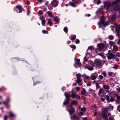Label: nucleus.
I'll list each match as a JSON object with an SVG mask.
<instances>
[{
	"label": "nucleus",
	"instance_id": "nucleus-54",
	"mask_svg": "<svg viewBox=\"0 0 120 120\" xmlns=\"http://www.w3.org/2000/svg\"><path fill=\"white\" fill-rule=\"evenodd\" d=\"M39 14L41 15L42 14L43 12L41 11L40 10L39 11Z\"/></svg>",
	"mask_w": 120,
	"mask_h": 120
},
{
	"label": "nucleus",
	"instance_id": "nucleus-3",
	"mask_svg": "<svg viewBox=\"0 0 120 120\" xmlns=\"http://www.w3.org/2000/svg\"><path fill=\"white\" fill-rule=\"evenodd\" d=\"M64 95L65 96L66 100L64 102L63 104L64 105H66L68 104L69 103L68 101L70 100L71 95L69 93H67L66 92L65 93Z\"/></svg>",
	"mask_w": 120,
	"mask_h": 120
},
{
	"label": "nucleus",
	"instance_id": "nucleus-11",
	"mask_svg": "<svg viewBox=\"0 0 120 120\" xmlns=\"http://www.w3.org/2000/svg\"><path fill=\"white\" fill-rule=\"evenodd\" d=\"M71 94L70 95L71 97L72 98H76L77 97V96L76 95V93L73 92H71Z\"/></svg>",
	"mask_w": 120,
	"mask_h": 120
},
{
	"label": "nucleus",
	"instance_id": "nucleus-7",
	"mask_svg": "<svg viewBox=\"0 0 120 120\" xmlns=\"http://www.w3.org/2000/svg\"><path fill=\"white\" fill-rule=\"evenodd\" d=\"M108 58L109 60H111L114 58L115 55L111 53H108L107 54Z\"/></svg>",
	"mask_w": 120,
	"mask_h": 120
},
{
	"label": "nucleus",
	"instance_id": "nucleus-26",
	"mask_svg": "<svg viewBox=\"0 0 120 120\" xmlns=\"http://www.w3.org/2000/svg\"><path fill=\"white\" fill-rule=\"evenodd\" d=\"M86 90L85 89H83L81 93L83 95H84L86 93Z\"/></svg>",
	"mask_w": 120,
	"mask_h": 120
},
{
	"label": "nucleus",
	"instance_id": "nucleus-29",
	"mask_svg": "<svg viewBox=\"0 0 120 120\" xmlns=\"http://www.w3.org/2000/svg\"><path fill=\"white\" fill-rule=\"evenodd\" d=\"M9 113H10L9 116L10 117H13L15 116V115L13 113L11 112H9Z\"/></svg>",
	"mask_w": 120,
	"mask_h": 120
},
{
	"label": "nucleus",
	"instance_id": "nucleus-5",
	"mask_svg": "<svg viewBox=\"0 0 120 120\" xmlns=\"http://www.w3.org/2000/svg\"><path fill=\"white\" fill-rule=\"evenodd\" d=\"M104 4V7L105 9L108 10L111 6L112 3L111 2L106 1L103 3Z\"/></svg>",
	"mask_w": 120,
	"mask_h": 120
},
{
	"label": "nucleus",
	"instance_id": "nucleus-21",
	"mask_svg": "<svg viewBox=\"0 0 120 120\" xmlns=\"http://www.w3.org/2000/svg\"><path fill=\"white\" fill-rule=\"evenodd\" d=\"M48 24L50 25V26H51L52 25V21L50 20V19H49L48 20Z\"/></svg>",
	"mask_w": 120,
	"mask_h": 120
},
{
	"label": "nucleus",
	"instance_id": "nucleus-15",
	"mask_svg": "<svg viewBox=\"0 0 120 120\" xmlns=\"http://www.w3.org/2000/svg\"><path fill=\"white\" fill-rule=\"evenodd\" d=\"M104 92V90L102 88H100L99 91L98 95L100 96V95L101 94H103Z\"/></svg>",
	"mask_w": 120,
	"mask_h": 120
},
{
	"label": "nucleus",
	"instance_id": "nucleus-44",
	"mask_svg": "<svg viewBox=\"0 0 120 120\" xmlns=\"http://www.w3.org/2000/svg\"><path fill=\"white\" fill-rule=\"evenodd\" d=\"M83 60L85 62H87L88 61V59L85 57L84 58Z\"/></svg>",
	"mask_w": 120,
	"mask_h": 120
},
{
	"label": "nucleus",
	"instance_id": "nucleus-62",
	"mask_svg": "<svg viewBox=\"0 0 120 120\" xmlns=\"http://www.w3.org/2000/svg\"><path fill=\"white\" fill-rule=\"evenodd\" d=\"M104 100H105L103 98H101V101H104Z\"/></svg>",
	"mask_w": 120,
	"mask_h": 120
},
{
	"label": "nucleus",
	"instance_id": "nucleus-27",
	"mask_svg": "<svg viewBox=\"0 0 120 120\" xmlns=\"http://www.w3.org/2000/svg\"><path fill=\"white\" fill-rule=\"evenodd\" d=\"M48 15L50 17H52V13L50 11H49L48 12Z\"/></svg>",
	"mask_w": 120,
	"mask_h": 120
},
{
	"label": "nucleus",
	"instance_id": "nucleus-60",
	"mask_svg": "<svg viewBox=\"0 0 120 120\" xmlns=\"http://www.w3.org/2000/svg\"><path fill=\"white\" fill-rule=\"evenodd\" d=\"M82 119L83 120H87V118L86 117H85V118H82Z\"/></svg>",
	"mask_w": 120,
	"mask_h": 120
},
{
	"label": "nucleus",
	"instance_id": "nucleus-6",
	"mask_svg": "<svg viewBox=\"0 0 120 120\" xmlns=\"http://www.w3.org/2000/svg\"><path fill=\"white\" fill-rule=\"evenodd\" d=\"M77 77V80L76 82L78 83H79L81 82V77L82 75L80 73L77 74H76Z\"/></svg>",
	"mask_w": 120,
	"mask_h": 120
},
{
	"label": "nucleus",
	"instance_id": "nucleus-18",
	"mask_svg": "<svg viewBox=\"0 0 120 120\" xmlns=\"http://www.w3.org/2000/svg\"><path fill=\"white\" fill-rule=\"evenodd\" d=\"M102 117L103 118L105 119L106 120H108V118L107 117L106 114H105V113H103L102 114Z\"/></svg>",
	"mask_w": 120,
	"mask_h": 120
},
{
	"label": "nucleus",
	"instance_id": "nucleus-53",
	"mask_svg": "<svg viewBox=\"0 0 120 120\" xmlns=\"http://www.w3.org/2000/svg\"><path fill=\"white\" fill-rule=\"evenodd\" d=\"M90 83H87V86H91Z\"/></svg>",
	"mask_w": 120,
	"mask_h": 120
},
{
	"label": "nucleus",
	"instance_id": "nucleus-63",
	"mask_svg": "<svg viewBox=\"0 0 120 120\" xmlns=\"http://www.w3.org/2000/svg\"><path fill=\"white\" fill-rule=\"evenodd\" d=\"M30 11L29 10L27 12V15H28L30 14Z\"/></svg>",
	"mask_w": 120,
	"mask_h": 120
},
{
	"label": "nucleus",
	"instance_id": "nucleus-57",
	"mask_svg": "<svg viewBox=\"0 0 120 120\" xmlns=\"http://www.w3.org/2000/svg\"><path fill=\"white\" fill-rule=\"evenodd\" d=\"M30 1H26V4L27 5H29L30 4Z\"/></svg>",
	"mask_w": 120,
	"mask_h": 120
},
{
	"label": "nucleus",
	"instance_id": "nucleus-51",
	"mask_svg": "<svg viewBox=\"0 0 120 120\" xmlns=\"http://www.w3.org/2000/svg\"><path fill=\"white\" fill-rule=\"evenodd\" d=\"M76 90L77 91H79L80 90V88L79 87H77L76 88Z\"/></svg>",
	"mask_w": 120,
	"mask_h": 120
},
{
	"label": "nucleus",
	"instance_id": "nucleus-12",
	"mask_svg": "<svg viewBox=\"0 0 120 120\" xmlns=\"http://www.w3.org/2000/svg\"><path fill=\"white\" fill-rule=\"evenodd\" d=\"M71 120H72V119H75L76 120H79V118L75 115H74L73 116H71Z\"/></svg>",
	"mask_w": 120,
	"mask_h": 120
},
{
	"label": "nucleus",
	"instance_id": "nucleus-14",
	"mask_svg": "<svg viewBox=\"0 0 120 120\" xmlns=\"http://www.w3.org/2000/svg\"><path fill=\"white\" fill-rule=\"evenodd\" d=\"M16 8L19 10V12H22V8L21 6H17Z\"/></svg>",
	"mask_w": 120,
	"mask_h": 120
},
{
	"label": "nucleus",
	"instance_id": "nucleus-58",
	"mask_svg": "<svg viewBox=\"0 0 120 120\" xmlns=\"http://www.w3.org/2000/svg\"><path fill=\"white\" fill-rule=\"evenodd\" d=\"M83 114V113L82 112H80L79 113V115H81Z\"/></svg>",
	"mask_w": 120,
	"mask_h": 120
},
{
	"label": "nucleus",
	"instance_id": "nucleus-9",
	"mask_svg": "<svg viewBox=\"0 0 120 120\" xmlns=\"http://www.w3.org/2000/svg\"><path fill=\"white\" fill-rule=\"evenodd\" d=\"M104 45L103 44H97V46L99 50H101L103 49L104 47Z\"/></svg>",
	"mask_w": 120,
	"mask_h": 120
},
{
	"label": "nucleus",
	"instance_id": "nucleus-42",
	"mask_svg": "<svg viewBox=\"0 0 120 120\" xmlns=\"http://www.w3.org/2000/svg\"><path fill=\"white\" fill-rule=\"evenodd\" d=\"M70 46L72 48H73L74 49H75L76 48L75 46L74 45H71Z\"/></svg>",
	"mask_w": 120,
	"mask_h": 120
},
{
	"label": "nucleus",
	"instance_id": "nucleus-32",
	"mask_svg": "<svg viewBox=\"0 0 120 120\" xmlns=\"http://www.w3.org/2000/svg\"><path fill=\"white\" fill-rule=\"evenodd\" d=\"M64 30L66 33H67L68 32V29L67 27H65L64 29Z\"/></svg>",
	"mask_w": 120,
	"mask_h": 120
},
{
	"label": "nucleus",
	"instance_id": "nucleus-17",
	"mask_svg": "<svg viewBox=\"0 0 120 120\" xmlns=\"http://www.w3.org/2000/svg\"><path fill=\"white\" fill-rule=\"evenodd\" d=\"M92 80H95L97 77V76H95L94 75L92 74L90 76Z\"/></svg>",
	"mask_w": 120,
	"mask_h": 120
},
{
	"label": "nucleus",
	"instance_id": "nucleus-25",
	"mask_svg": "<svg viewBox=\"0 0 120 120\" xmlns=\"http://www.w3.org/2000/svg\"><path fill=\"white\" fill-rule=\"evenodd\" d=\"M103 87L105 89H109V85H104L103 86Z\"/></svg>",
	"mask_w": 120,
	"mask_h": 120
},
{
	"label": "nucleus",
	"instance_id": "nucleus-24",
	"mask_svg": "<svg viewBox=\"0 0 120 120\" xmlns=\"http://www.w3.org/2000/svg\"><path fill=\"white\" fill-rule=\"evenodd\" d=\"M113 49L114 51H117L118 49L116 45H114L113 46Z\"/></svg>",
	"mask_w": 120,
	"mask_h": 120
},
{
	"label": "nucleus",
	"instance_id": "nucleus-41",
	"mask_svg": "<svg viewBox=\"0 0 120 120\" xmlns=\"http://www.w3.org/2000/svg\"><path fill=\"white\" fill-rule=\"evenodd\" d=\"M106 100H107L108 102H109L110 101L109 98V96L108 95H107L106 96Z\"/></svg>",
	"mask_w": 120,
	"mask_h": 120
},
{
	"label": "nucleus",
	"instance_id": "nucleus-34",
	"mask_svg": "<svg viewBox=\"0 0 120 120\" xmlns=\"http://www.w3.org/2000/svg\"><path fill=\"white\" fill-rule=\"evenodd\" d=\"M76 38V36L75 35H74L72 37V38H71V39L72 41H73Z\"/></svg>",
	"mask_w": 120,
	"mask_h": 120
},
{
	"label": "nucleus",
	"instance_id": "nucleus-16",
	"mask_svg": "<svg viewBox=\"0 0 120 120\" xmlns=\"http://www.w3.org/2000/svg\"><path fill=\"white\" fill-rule=\"evenodd\" d=\"M116 30L118 34L120 32V25L117 26L116 28Z\"/></svg>",
	"mask_w": 120,
	"mask_h": 120
},
{
	"label": "nucleus",
	"instance_id": "nucleus-37",
	"mask_svg": "<svg viewBox=\"0 0 120 120\" xmlns=\"http://www.w3.org/2000/svg\"><path fill=\"white\" fill-rule=\"evenodd\" d=\"M83 75L85 77V78L86 79H89V77L88 76H87L85 74H84Z\"/></svg>",
	"mask_w": 120,
	"mask_h": 120
},
{
	"label": "nucleus",
	"instance_id": "nucleus-19",
	"mask_svg": "<svg viewBox=\"0 0 120 120\" xmlns=\"http://www.w3.org/2000/svg\"><path fill=\"white\" fill-rule=\"evenodd\" d=\"M111 17V20L114 21L116 19V16L115 15H110Z\"/></svg>",
	"mask_w": 120,
	"mask_h": 120
},
{
	"label": "nucleus",
	"instance_id": "nucleus-28",
	"mask_svg": "<svg viewBox=\"0 0 120 120\" xmlns=\"http://www.w3.org/2000/svg\"><path fill=\"white\" fill-rule=\"evenodd\" d=\"M95 85L96 87V90H98L99 88V84L97 83L96 82V83Z\"/></svg>",
	"mask_w": 120,
	"mask_h": 120
},
{
	"label": "nucleus",
	"instance_id": "nucleus-43",
	"mask_svg": "<svg viewBox=\"0 0 120 120\" xmlns=\"http://www.w3.org/2000/svg\"><path fill=\"white\" fill-rule=\"evenodd\" d=\"M75 2L77 4H79L81 3V1L80 0H77Z\"/></svg>",
	"mask_w": 120,
	"mask_h": 120
},
{
	"label": "nucleus",
	"instance_id": "nucleus-47",
	"mask_svg": "<svg viewBox=\"0 0 120 120\" xmlns=\"http://www.w3.org/2000/svg\"><path fill=\"white\" fill-rule=\"evenodd\" d=\"M118 110L120 112V105H119L118 106L117 108Z\"/></svg>",
	"mask_w": 120,
	"mask_h": 120
},
{
	"label": "nucleus",
	"instance_id": "nucleus-38",
	"mask_svg": "<svg viewBox=\"0 0 120 120\" xmlns=\"http://www.w3.org/2000/svg\"><path fill=\"white\" fill-rule=\"evenodd\" d=\"M113 74V73L112 72H109L108 73V75L109 76H111Z\"/></svg>",
	"mask_w": 120,
	"mask_h": 120
},
{
	"label": "nucleus",
	"instance_id": "nucleus-30",
	"mask_svg": "<svg viewBox=\"0 0 120 120\" xmlns=\"http://www.w3.org/2000/svg\"><path fill=\"white\" fill-rule=\"evenodd\" d=\"M58 17H56L54 18V20L57 23H58L59 21Z\"/></svg>",
	"mask_w": 120,
	"mask_h": 120
},
{
	"label": "nucleus",
	"instance_id": "nucleus-13",
	"mask_svg": "<svg viewBox=\"0 0 120 120\" xmlns=\"http://www.w3.org/2000/svg\"><path fill=\"white\" fill-rule=\"evenodd\" d=\"M85 68H87L88 70L90 71H92L94 69V68L92 67L91 66H85Z\"/></svg>",
	"mask_w": 120,
	"mask_h": 120
},
{
	"label": "nucleus",
	"instance_id": "nucleus-46",
	"mask_svg": "<svg viewBox=\"0 0 120 120\" xmlns=\"http://www.w3.org/2000/svg\"><path fill=\"white\" fill-rule=\"evenodd\" d=\"M110 101L111 102H113L114 101V98H110Z\"/></svg>",
	"mask_w": 120,
	"mask_h": 120
},
{
	"label": "nucleus",
	"instance_id": "nucleus-36",
	"mask_svg": "<svg viewBox=\"0 0 120 120\" xmlns=\"http://www.w3.org/2000/svg\"><path fill=\"white\" fill-rule=\"evenodd\" d=\"M42 33L44 34H47L48 33V32L45 30H43L42 31Z\"/></svg>",
	"mask_w": 120,
	"mask_h": 120
},
{
	"label": "nucleus",
	"instance_id": "nucleus-39",
	"mask_svg": "<svg viewBox=\"0 0 120 120\" xmlns=\"http://www.w3.org/2000/svg\"><path fill=\"white\" fill-rule=\"evenodd\" d=\"M101 74H102L105 77H106L107 76L106 73L105 72H102L101 73Z\"/></svg>",
	"mask_w": 120,
	"mask_h": 120
},
{
	"label": "nucleus",
	"instance_id": "nucleus-40",
	"mask_svg": "<svg viewBox=\"0 0 120 120\" xmlns=\"http://www.w3.org/2000/svg\"><path fill=\"white\" fill-rule=\"evenodd\" d=\"M75 64H76L77 65H81V63L79 62H77L75 61Z\"/></svg>",
	"mask_w": 120,
	"mask_h": 120
},
{
	"label": "nucleus",
	"instance_id": "nucleus-20",
	"mask_svg": "<svg viewBox=\"0 0 120 120\" xmlns=\"http://www.w3.org/2000/svg\"><path fill=\"white\" fill-rule=\"evenodd\" d=\"M77 104V101L75 100H73L72 101L71 105H76Z\"/></svg>",
	"mask_w": 120,
	"mask_h": 120
},
{
	"label": "nucleus",
	"instance_id": "nucleus-52",
	"mask_svg": "<svg viewBox=\"0 0 120 120\" xmlns=\"http://www.w3.org/2000/svg\"><path fill=\"white\" fill-rule=\"evenodd\" d=\"M116 90L118 92H120V88H117L116 89Z\"/></svg>",
	"mask_w": 120,
	"mask_h": 120
},
{
	"label": "nucleus",
	"instance_id": "nucleus-31",
	"mask_svg": "<svg viewBox=\"0 0 120 120\" xmlns=\"http://www.w3.org/2000/svg\"><path fill=\"white\" fill-rule=\"evenodd\" d=\"M94 48L93 46H89L88 47V49L91 50H92L94 49Z\"/></svg>",
	"mask_w": 120,
	"mask_h": 120
},
{
	"label": "nucleus",
	"instance_id": "nucleus-8",
	"mask_svg": "<svg viewBox=\"0 0 120 120\" xmlns=\"http://www.w3.org/2000/svg\"><path fill=\"white\" fill-rule=\"evenodd\" d=\"M51 4L52 6L54 8L56 7L58 5L57 1L55 0H54L52 1Z\"/></svg>",
	"mask_w": 120,
	"mask_h": 120
},
{
	"label": "nucleus",
	"instance_id": "nucleus-45",
	"mask_svg": "<svg viewBox=\"0 0 120 120\" xmlns=\"http://www.w3.org/2000/svg\"><path fill=\"white\" fill-rule=\"evenodd\" d=\"M101 3V1L100 0H98L97 1L96 3L97 5Z\"/></svg>",
	"mask_w": 120,
	"mask_h": 120
},
{
	"label": "nucleus",
	"instance_id": "nucleus-10",
	"mask_svg": "<svg viewBox=\"0 0 120 120\" xmlns=\"http://www.w3.org/2000/svg\"><path fill=\"white\" fill-rule=\"evenodd\" d=\"M69 113V115H71L72 114L75 112V110L73 107H71L69 109L67 110Z\"/></svg>",
	"mask_w": 120,
	"mask_h": 120
},
{
	"label": "nucleus",
	"instance_id": "nucleus-61",
	"mask_svg": "<svg viewBox=\"0 0 120 120\" xmlns=\"http://www.w3.org/2000/svg\"><path fill=\"white\" fill-rule=\"evenodd\" d=\"M116 98L119 100H120V96H119L117 97Z\"/></svg>",
	"mask_w": 120,
	"mask_h": 120
},
{
	"label": "nucleus",
	"instance_id": "nucleus-64",
	"mask_svg": "<svg viewBox=\"0 0 120 120\" xmlns=\"http://www.w3.org/2000/svg\"><path fill=\"white\" fill-rule=\"evenodd\" d=\"M118 44L120 45V40H119L117 42Z\"/></svg>",
	"mask_w": 120,
	"mask_h": 120
},
{
	"label": "nucleus",
	"instance_id": "nucleus-49",
	"mask_svg": "<svg viewBox=\"0 0 120 120\" xmlns=\"http://www.w3.org/2000/svg\"><path fill=\"white\" fill-rule=\"evenodd\" d=\"M99 78L101 79H103V77L102 75H100L99 76Z\"/></svg>",
	"mask_w": 120,
	"mask_h": 120
},
{
	"label": "nucleus",
	"instance_id": "nucleus-50",
	"mask_svg": "<svg viewBox=\"0 0 120 120\" xmlns=\"http://www.w3.org/2000/svg\"><path fill=\"white\" fill-rule=\"evenodd\" d=\"M8 102L6 101H4L3 102V103L5 105H6Z\"/></svg>",
	"mask_w": 120,
	"mask_h": 120
},
{
	"label": "nucleus",
	"instance_id": "nucleus-23",
	"mask_svg": "<svg viewBox=\"0 0 120 120\" xmlns=\"http://www.w3.org/2000/svg\"><path fill=\"white\" fill-rule=\"evenodd\" d=\"M69 4L73 7H75L76 6L75 3L72 2H70L69 3Z\"/></svg>",
	"mask_w": 120,
	"mask_h": 120
},
{
	"label": "nucleus",
	"instance_id": "nucleus-35",
	"mask_svg": "<svg viewBox=\"0 0 120 120\" xmlns=\"http://www.w3.org/2000/svg\"><path fill=\"white\" fill-rule=\"evenodd\" d=\"M109 38L110 40H112L113 39V37L112 35H109Z\"/></svg>",
	"mask_w": 120,
	"mask_h": 120
},
{
	"label": "nucleus",
	"instance_id": "nucleus-2",
	"mask_svg": "<svg viewBox=\"0 0 120 120\" xmlns=\"http://www.w3.org/2000/svg\"><path fill=\"white\" fill-rule=\"evenodd\" d=\"M105 19L102 18V16L101 17V19L98 22V24L99 26V28H100L101 27V24H102L104 26H107L108 25V22H105Z\"/></svg>",
	"mask_w": 120,
	"mask_h": 120
},
{
	"label": "nucleus",
	"instance_id": "nucleus-55",
	"mask_svg": "<svg viewBox=\"0 0 120 120\" xmlns=\"http://www.w3.org/2000/svg\"><path fill=\"white\" fill-rule=\"evenodd\" d=\"M79 43V40L77 39V40H76V44H78Z\"/></svg>",
	"mask_w": 120,
	"mask_h": 120
},
{
	"label": "nucleus",
	"instance_id": "nucleus-56",
	"mask_svg": "<svg viewBox=\"0 0 120 120\" xmlns=\"http://www.w3.org/2000/svg\"><path fill=\"white\" fill-rule=\"evenodd\" d=\"M89 93L88 92H86L85 95L86 96H87L89 95Z\"/></svg>",
	"mask_w": 120,
	"mask_h": 120
},
{
	"label": "nucleus",
	"instance_id": "nucleus-59",
	"mask_svg": "<svg viewBox=\"0 0 120 120\" xmlns=\"http://www.w3.org/2000/svg\"><path fill=\"white\" fill-rule=\"evenodd\" d=\"M8 118V116H5L4 117V119L5 120H6Z\"/></svg>",
	"mask_w": 120,
	"mask_h": 120
},
{
	"label": "nucleus",
	"instance_id": "nucleus-4",
	"mask_svg": "<svg viewBox=\"0 0 120 120\" xmlns=\"http://www.w3.org/2000/svg\"><path fill=\"white\" fill-rule=\"evenodd\" d=\"M102 63L100 61L95 60L94 63V65L96 68H102Z\"/></svg>",
	"mask_w": 120,
	"mask_h": 120
},
{
	"label": "nucleus",
	"instance_id": "nucleus-22",
	"mask_svg": "<svg viewBox=\"0 0 120 120\" xmlns=\"http://www.w3.org/2000/svg\"><path fill=\"white\" fill-rule=\"evenodd\" d=\"M40 19L41 20V23L42 25L43 26H44L45 23V20L44 19H42L41 18V17H40Z\"/></svg>",
	"mask_w": 120,
	"mask_h": 120
},
{
	"label": "nucleus",
	"instance_id": "nucleus-48",
	"mask_svg": "<svg viewBox=\"0 0 120 120\" xmlns=\"http://www.w3.org/2000/svg\"><path fill=\"white\" fill-rule=\"evenodd\" d=\"M116 55L117 56L120 57V53L119 52H118L116 54Z\"/></svg>",
	"mask_w": 120,
	"mask_h": 120
},
{
	"label": "nucleus",
	"instance_id": "nucleus-1",
	"mask_svg": "<svg viewBox=\"0 0 120 120\" xmlns=\"http://www.w3.org/2000/svg\"><path fill=\"white\" fill-rule=\"evenodd\" d=\"M120 2V0H116L112 3L111 4V7H112L115 5L113 8V10L115 11H117L120 10V4H118Z\"/></svg>",
	"mask_w": 120,
	"mask_h": 120
},
{
	"label": "nucleus",
	"instance_id": "nucleus-33",
	"mask_svg": "<svg viewBox=\"0 0 120 120\" xmlns=\"http://www.w3.org/2000/svg\"><path fill=\"white\" fill-rule=\"evenodd\" d=\"M98 55L101 56L103 59H104L105 58V57L103 54L102 53H99Z\"/></svg>",
	"mask_w": 120,
	"mask_h": 120
}]
</instances>
